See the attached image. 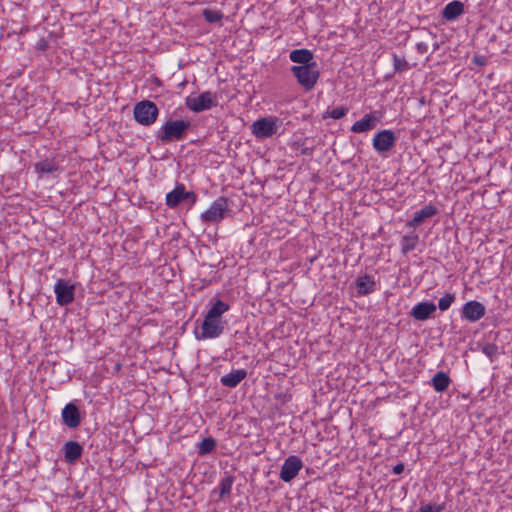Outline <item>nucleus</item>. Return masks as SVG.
Segmentation results:
<instances>
[{"label": "nucleus", "mask_w": 512, "mask_h": 512, "mask_svg": "<svg viewBox=\"0 0 512 512\" xmlns=\"http://www.w3.org/2000/svg\"><path fill=\"white\" fill-rule=\"evenodd\" d=\"M230 309L228 303L218 299L204 315L200 329H195L194 334L197 340L218 338L225 330L227 322L222 316Z\"/></svg>", "instance_id": "f257e3e1"}, {"label": "nucleus", "mask_w": 512, "mask_h": 512, "mask_svg": "<svg viewBox=\"0 0 512 512\" xmlns=\"http://www.w3.org/2000/svg\"><path fill=\"white\" fill-rule=\"evenodd\" d=\"M66 155L55 153L39 159L34 163V172L40 181H55L65 172Z\"/></svg>", "instance_id": "f03ea898"}, {"label": "nucleus", "mask_w": 512, "mask_h": 512, "mask_svg": "<svg viewBox=\"0 0 512 512\" xmlns=\"http://www.w3.org/2000/svg\"><path fill=\"white\" fill-rule=\"evenodd\" d=\"M191 122L188 120H167L156 132V139L162 144L184 140Z\"/></svg>", "instance_id": "7ed1b4c3"}, {"label": "nucleus", "mask_w": 512, "mask_h": 512, "mask_svg": "<svg viewBox=\"0 0 512 512\" xmlns=\"http://www.w3.org/2000/svg\"><path fill=\"white\" fill-rule=\"evenodd\" d=\"M290 71L305 91H312L320 78V70L316 62L310 65H294Z\"/></svg>", "instance_id": "20e7f679"}, {"label": "nucleus", "mask_w": 512, "mask_h": 512, "mask_svg": "<svg viewBox=\"0 0 512 512\" xmlns=\"http://www.w3.org/2000/svg\"><path fill=\"white\" fill-rule=\"evenodd\" d=\"M133 115L137 123L143 126H151L158 118L159 109L154 102L142 100L135 104Z\"/></svg>", "instance_id": "39448f33"}, {"label": "nucleus", "mask_w": 512, "mask_h": 512, "mask_svg": "<svg viewBox=\"0 0 512 512\" xmlns=\"http://www.w3.org/2000/svg\"><path fill=\"white\" fill-rule=\"evenodd\" d=\"M185 105L190 111L200 113L216 107L218 105V96L211 91L202 92L198 96L190 95L185 98Z\"/></svg>", "instance_id": "423d86ee"}, {"label": "nucleus", "mask_w": 512, "mask_h": 512, "mask_svg": "<svg viewBox=\"0 0 512 512\" xmlns=\"http://www.w3.org/2000/svg\"><path fill=\"white\" fill-rule=\"evenodd\" d=\"M280 123L276 116L263 117L253 122L251 131L257 139H267L277 133Z\"/></svg>", "instance_id": "0eeeda50"}, {"label": "nucleus", "mask_w": 512, "mask_h": 512, "mask_svg": "<svg viewBox=\"0 0 512 512\" xmlns=\"http://www.w3.org/2000/svg\"><path fill=\"white\" fill-rule=\"evenodd\" d=\"M397 137L392 130L384 129L377 132L372 139L373 149L378 154H385L396 145Z\"/></svg>", "instance_id": "6e6552de"}, {"label": "nucleus", "mask_w": 512, "mask_h": 512, "mask_svg": "<svg viewBox=\"0 0 512 512\" xmlns=\"http://www.w3.org/2000/svg\"><path fill=\"white\" fill-rule=\"evenodd\" d=\"M228 212V200L225 197H219L208 210H206L201 218L208 223H217L221 221Z\"/></svg>", "instance_id": "1a4fd4ad"}, {"label": "nucleus", "mask_w": 512, "mask_h": 512, "mask_svg": "<svg viewBox=\"0 0 512 512\" xmlns=\"http://www.w3.org/2000/svg\"><path fill=\"white\" fill-rule=\"evenodd\" d=\"M382 113L380 111H372L365 114L360 120L356 121L350 128L353 133H367L381 122Z\"/></svg>", "instance_id": "9d476101"}, {"label": "nucleus", "mask_w": 512, "mask_h": 512, "mask_svg": "<svg viewBox=\"0 0 512 512\" xmlns=\"http://www.w3.org/2000/svg\"><path fill=\"white\" fill-rule=\"evenodd\" d=\"M302 468V460L296 455H291L285 459L279 477L284 482H290L299 474Z\"/></svg>", "instance_id": "9b49d317"}, {"label": "nucleus", "mask_w": 512, "mask_h": 512, "mask_svg": "<svg viewBox=\"0 0 512 512\" xmlns=\"http://www.w3.org/2000/svg\"><path fill=\"white\" fill-rule=\"evenodd\" d=\"M74 286L68 281L59 279L54 286L56 301L60 306H66L74 301Z\"/></svg>", "instance_id": "f8f14e48"}, {"label": "nucleus", "mask_w": 512, "mask_h": 512, "mask_svg": "<svg viewBox=\"0 0 512 512\" xmlns=\"http://www.w3.org/2000/svg\"><path fill=\"white\" fill-rule=\"evenodd\" d=\"M63 423L70 429H75L81 424L79 408L72 402L65 405L61 413Z\"/></svg>", "instance_id": "ddd939ff"}, {"label": "nucleus", "mask_w": 512, "mask_h": 512, "mask_svg": "<svg viewBox=\"0 0 512 512\" xmlns=\"http://www.w3.org/2000/svg\"><path fill=\"white\" fill-rule=\"evenodd\" d=\"M461 314L462 318L470 322H476L485 315V307L478 301H468L463 305Z\"/></svg>", "instance_id": "4468645a"}, {"label": "nucleus", "mask_w": 512, "mask_h": 512, "mask_svg": "<svg viewBox=\"0 0 512 512\" xmlns=\"http://www.w3.org/2000/svg\"><path fill=\"white\" fill-rule=\"evenodd\" d=\"M437 306L433 302L424 301L416 304L410 311V316L418 321H425L436 312Z\"/></svg>", "instance_id": "2eb2a0df"}, {"label": "nucleus", "mask_w": 512, "mask_h": 512, "mask_svg": "<svg viewBox=\"0 0 512 512\" xmlns=\"http://www.w3.org/2000/svg\"><path fill=\"white\" fill-rule=\"evenodd\" d=\"M437 213L438 209L434 205H426L414 213L413 218L406 223V226L409 228H416L435 216Z\"/></svg>", "instance_id": "dca6fc26"}, {"label": "nucleus", "mask_w": 512, "mask_h": 512, "mask_svg": "<svg viewBox=\"0 0 512 512\" xmlns=\"http://www.w3.org/2000/svg\"><path fill=\"white\" fill-rule=\"evenodd\" d=\"M83 447L76 441H68L64 445L65 461L69 464L75 463L81 458Z\"/></svg>", "instance_id": "f3484780"}, {"label": "nucleus", "mask_w": 512, "mask_h": 512, "mask_svg": "<svg viewBox=\"0 0 512 512\" xmlns=\"http://www.w3.org/2000/svg\"><path fill=\"white\" fill-rule=\"evenodd\" d=\"M289 59L298 65H310L315 63L313 53L305 48L295 49L289 53Z\"/></svg>", "instance_id": "a211bd4d"}, {"label": "nucleus", "mask_w": 512, "mask_h": 512, "mask_svg": "<svg viewBox=\"0 0 512 512\" xmlns=\"http://www.w3.org/2000/svg\"><path fill=\"white\" fill-rule=\"evenodd\" d=\"M247 376L245 369L232 370L230 373L223 375L220 382L223 386L235 388Z\"/></svg>", "instance_id": "6ab92c4d"}, {"label": "nucleus", "mask_w": 512, "mask_h": 512, "mask_svg": "<svg viewBox=\"0 0 512 512\" xmlns=\"http://www.w3.org/2000/svg\"><path fill=\"white\" fill-rule=\"evenodd\" d=\"M464 12V4L460 1H452L448 3L443 11H442V17L446 19L447 21H453L457 19L460 15H462Z\"/></svg>", "instance_id": "aec40b11"}, {"label": "nucleus", "mask_w": 512, "mask_h": 512, "mask_svg": "<svg viewBox=\"0 0 512 512\" xmlns=\"http://www.w3.org/2000/svg\"><path fill=\"white\" fill-rule=\"evenodd\" d=\"M357 291L360 295H367L375 291L376 283L371 275H364L356 279Z\"/></svg>", "instance_id": "412c9836"}, {"label": "nucleus", "mask_w": 512, "mask_h": 512, "mask_svg": "<svg viewBox=\"0 0 512 512\" xmlns=\"http://www.w3.org/2000/svg\"><path fill=\"white\" fill-rule=\"evenodd\" d=\"M418 243H419L418 234L412 232L410 234L404 235L400 242L402 254L406 255L409 252L413 251L416 248Z\"/></svg>", "instance_id": "4be33fe9"}, {"label": "nucleus", "mask_w": 512, "mask_h": 512, "mask_svg": "<svg viewBox=\"0 0 512 512\" xmlns=\"http://www.w3.org/2000/svg\"><path fill=\"white\" fill-rule=\"evenodd\" d=\"M451 380L447 373L437 372L432 378V385L435 391L444 392L448 389Z\"/></svg>", "instance_id": "5701e85b"}, {"label": "nucleus", "mask_w": 512, "mask_h": 512, "mask_svg": "<svg viewBox=\"0 0 512 512\" xmlns=\"http://www.w3.org/2000/svg\"><path fill=\"white\" fill-rule=\"evenodd\" d=\"M191 199L192 204L196 202V194H166V204L175 208L183 201Z\"/></svg>", "instance_id": "b1692460"}, {"label": "nucleus", "mask_w": 512, "mask_h": 512, "mask_svg": "<svg viewBox=\"0 0 512 512\" xmlns=\"http://www.w3.org/2000/svg\"><path fill=\"white\" fill-rule=\"evenodd\" d=\"M233 482L234 478L232 476H226L220 480L218 488L221 499L231 494Z\"/></svg>", "instance_id": "393cba45"}, {"label": "nucleus", "mask_w": 512, "mask_h": 512, "mask_svg": "<svg viewBox=\"0 0 512 512\" xmlns=\"http://www.w3.org/2000/svg\"><path fill=\"white\" fill-rule=\"evenodd\" d=\"M216 445H217V443L214 438H212V437L204 438L198 445V454L200 456L207 455L215 449Z\"/></svg>", "instance_id": "a878e982"}, {"label": "nucleus", "mask_w": 512, "mask_h": 512, "mask_svg": "<svg viewBox=\"0 0 512 512\" xmlns=\"http://www.w3.org/2000/svg\"><path fill=\"white\" fill-rule=\"evenodd\" d=\"M393 68L395 72L402 73L410 69V65L404 56L393 54Z\"/></svg>", "instance_id": "bb28decb"}, {"label": "nucleus", "mask_w": 512, "mask_h": 512, "mask_svg": "<svg viewBox=\"0 0 512 512\" xmlns=\"http://www.w3.org/2000/svg\"><path fill=\"white\" fill-rule=\"evenodd\" d=\"M202 16L208 23H220L224 17L221 11L211 9H204Z\"/></svg>", "instance_id": "cd10ccee"}, {"label": "nucleus", "mask_w": 512, "mask_h": 512, "mask_svg": "<svg viewBox=\"0 0 512 512\" xmlns=\"http://www.w3.org/2000/svg\"><path fill=\"white\" fill-rule=\"evenodd\" d=\"M348 112V109L345 107H335L331 110H327L323 115L324 118L330 117L332 119L338 120L344 117Z\"/></svg>", "instance_id": "c85d7f7f"}, {"label": "nucleus", "mask_w": 512, "mask_h": 512, "mask_svg": "<svg viewBox=\"0 0 512 512\" xmlns=\"http://www.w3.org/2000/svg\"><path fill=\"white\" fill-rule=\"evenodd\" d=\"M455 300V295L452 294V293H447L446 295H444L443 297H441L439 299V302H438V307L441 311H446L450 308V306L452 305V303L454 302Z\"/></svg>", "instance_id": "c756f323"}, {"label": "nucleus", "mask_w": 512, "mask_h": 512, "mask_svg": "<svg viewBox=\"0 0 512 512\" xmlns=\"http://www.w3.org/2000/svg\"><path fill=\"white\" fill-rule=\"evenodd\" d=\"M443 506L442 505H432V504H426L422 505L419 509V512H442Z\"/></svg>", "instance_id": "7c9ffc66"}, {"label": "nucleus", "mask_w": 512, "mask_h": 512, "mask_svg": "<svg viewBox=\"0 0 512 512\" xmlns=\"http://www.w3.org/2000/svg\"><path fill=\"white\" fill-rule=\"evenodd\" d=\"M142 200V194L133 193L129 197V201L134 205H140Z\"/></svg>", "instance_id": "2f4dec72"}, {"label": "nucleus", "mask_w": 512, "mask_h": 512, "mask_svg": "<svg viewBox=\"0 0 512 512\" xmlns=\"http://www.w3.org/2000/svg\"><path fill=\"white\" fill-rule=\"evenodd\" d=\"M404 468L405 467L403 463H398L393 467V473L399 475L404 471Z\"/></svg>", "instance_id": "473e14b6"}, {"label": "nucleus", "mask_w": 512, "mask_h": 512, "mask_svg": "<svg viewBox=\"0 0 512 512\" xmlns=\"http://www.w3.org/2000/svg\"><path fill=\"white\" fill-rule=\"evenodd\" d=\"M417 50L419 53L424 54L427 52L428 46H427V44L420 42L417 44Z\"/></svg>", "instance_id": "72a5a7b5"}, {"label": "nucleus", "mask_w": 512, "mask_h": 512, "mask_svg": "<svg viewBox=\"0 0 512 512\" xmlns=\"http://www.w3.org/2000/svg\"><path fill=\"white\" fill-rule=\"evenodd\" d=\"M495 350H496L495 345H488V346L484 347L483 352L485 354H487L488 356H491Z\"/></svg>", "instance_id": "f704fd0d"}, {"label": "nucleus", "mask_w": 512, "mask_h": 512, "mask_svg": "<svg viewBox=\"0 0 512 512\" xmlns=\"http://www.w3.org/2000/svg\"><path fill=\"white\" fill-rule=\"evenodd\" d=\"M171 192H185V187L183 184L177 185Z\"/></svg>", "instance_id": "c9c22d12"}]
</instances>
